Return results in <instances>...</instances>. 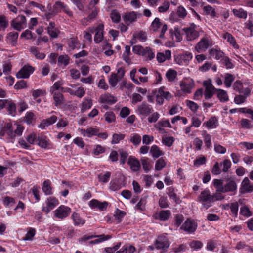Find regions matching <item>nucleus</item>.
I'll return each mask as SVG.
<instances>
[{
    "instance_id": "nucleus-45",
    "label": "nucleus",
    "mask_w": 253,
    "mask_h": 253,
    "mask_svg": "<svg viewBox=\"0 0 253 253\" xmlns=\"http://www.w3.org/2000/svg\"><path fill=\"white\" fill-rule=\"evenodd\" d=\"M6 108L9 114H11L13 116H15L16 107L14 103L11 101H9Z\"/></svg>"
},
{
    "instance_id": "nucleus-40",
    "label": "nucleus",
    "mask_w": 253,
    "mask_h": 253,
    "mask_svg": "<svg viewBox=\"0 0 253 253\" xmlns=\"http://www.w3.org/2000/svg\"><path fill=\"white\" fill-rule=\"evenodd\" d=\"M92 105V103L91 99H84L82 103L81 112H84L86 110L90 108Z\"/></svg>"
},
{
    "instance_id": "nucleus-58",
    "label": "nucleus",
    "mask_w": 253,
    "mask_h": 253,
    "mask_svg": "<svg viewBox=\"0 0 253 253\" xmlns=\"http://www.w3.org/2000/svg\"><path fill=\"white\" fill-rule=\"evenodd\" d=\"M98 14V10L96 7H94L92 10L91 13L89 14L87 17L84 18V21H90L93 20Z\"/></svg>"
},
{
    "instance_id": "nucleus-42",
    "label": "nucleus",
    "mask_w": 253,
    "mask_h": 253,
    "mask_svg": "<svg viewBox=\"0 0 253 253\" xmlns=\"http://www.w3.org/2000/svg\"><path fill=\"white\" fill-rule=\"evenodd\" d=\"M120 81L116 73H112L109 79V83L112 87H115L118 82Z\"/></svg>"
},
{
    "instance_id": "nucleus-27",
    "label": "nucleus",
    "mask_w": 253,
    "mask_h": 253,
    "mask_svg": "<svg viewBox=\"0 0 253 253\" xmlns=\"http://www.w3.org/2000/svg\"><path fill=\"white\" fill-rule=\"evenodd\" d=\"M150 153L151 154L152 157L155 159L158 158L164 154L163 151L156 145H154L151 147Z\"/></svg>"
},
{
    "instance_id": "nucleus-7",
    "label": "nucleus",
    "mask_w": 253,
    "mask_h": 253,
    "mask_svg": "<svg viewBox=\"0 0 253 253\" xmlns=\"http://www.w3.org/2000/svg\"><path fill=\"white\" fill-rule=\"evenodd\" d=\"M71 212V209L68 207L61 205L55 211V215L57 218L63 219L67 217Z\"/></svg>"
},
{
    "instance_id": "nucleus-19",
    "label": "nucleus",
    "mask_w": 253,
    "mask_h": 253,
    "mask_svg": "<svg viewBox=\"0 0 253 253\" xmlns=\"http://www.w3.org/2000/svg\"><path fill=\"white\" fill-rule=\"evenodd\" d=\"M208 40L205 38H202L195 46L196 50L200 53L205 51L209 47Z\"/></svg>"
},
{
    "instance_id": "nucleus-1",
    "label": "nucleus",
    "mask_w": 253,
    "mask_h": 253,
    "mask_svg": "<svg viewBox=\"0 0 253 253\" xmlns=\"http://www.w3.org/2000/svg\"><path fill=\"white\" fill-rule=\"evenodd\" d=\"M198 202L202 203L203 206L206 209L211 206V203H213V197L211 194L210 191L205 189L202 191L198 197Z\"/></svg>"
},
{
    "instance_id": "nucleus-35",
    "label": "nucleus",
    "mask_w": 253,
    "mask_h": 253,
    "mask_svg": "<svg viewBox=\"0 0 253 253\" xmlns=\"http://www.w3.org/2000/svg\"><path fill=\"white\" fill-rule=\"evenodd\" d=\"M141 162L143 166V169L147 173L151 169L152 166L148 161V158L146 157L142 158Z\"/></svg>"
},
{
    "instance_id": "nucleus-36",
    "label": "nucleus",
    "mask_w": 253,
    "mask_h": 253,
    "mask_svg": "<svg viewBox=\"0 0 253 253\" xmlns=\"http://www.w3.org/2000/svg\"><path fill=\"white\" fill-rule=\"evenodd\" d=\"M217 91V97L221 102H226L229 100L227 92L221 89L216 90Z\"/></svg>"
},
{
    "instance_id": "nucleus-5",
    "label": "nucleus",
    "mask_w": 253,
    "mask_h": 253,
    "mask_svg": "<svg viewBox=\"0 0 253 253\" xmlns=\"http://www.w3.org/2000/svg\"><path fill=\"white\" fill-rule=\"evenodd\" d=\"M34 71V68L29 65H24L16 74L17 78H28Z\"/></svg>"
},
{
    "instance_id": "nucleus-41",
    "label": "nucleus",
    "mask_w": 253,
    "mask_h": 253,
    "mask_svg": "<svg viewBox=\"0 0 253 253\" xmlns=\"http://www.w3.org/2000/svg\"><path fill=\"white\" fill-rule=\"evenodd\" d=\"M111 176V173L107 171L104 174L101 173L98 175L99 181L104 183H107L109 180Z\"/></svg>"
},
{
    "instance_id": "nucleus-43",
    "label": "nucleus",
    "mask_w": 253,
    "mask_h": 253,
    "mask_svg": "<svg viewBox=\"0 0 253 253\" xmlns=\"http://www.w3.org/2000/svg\"><path fill=\"white\" fill-rule=\"evenodd\" d=\"M72 218L75 225H79L80 224L83 225L85 223V220L82 219L79 215L76 212H74L72 214Z\"/></svg>"
},
{
    "instance_id": "nucleus-56",
    "label": "nucleus",
    "mask_w": 253,
    "mask_h": 253,
    "mask_svg": "<svg viewBox=\"0 0 253 253\" xmlns=\"http://www.w3.org/2000/svg\"><path fill=\"white\" fill-rule=\"evenodd\" d=\"M125 138V135L123 134H114L112 136V144H117Z\"/></svg>"
},
{
    "instance_id": "nucleus-29",
    "label": "nucleus",
    "mask_w": 253,
    "mask_h": 253,
    "mask_svg": "<svg viewBox=\"0 0 253 253\" xmlns=\"http://www.w3.org/2000/svg\"><path fill=\"white\" fill-rule=\"evenodd\" d=\"M204 125H206L208 128H215L218 125V120L215 117H211L208 121L204 123Z\"/></svg>"
},
{
    "instance_id": "nucleus-63",
    "label": "nucleus",
    "mask_w": 253,
    "mask_h": 253,
    "mask_svg": "<svg viewBox=\"0 0 253 253\" xmlns=\"http://www.w3.org/2000/svg\"><path fill=\"white\" fill-rule=\"evenodd\" d=\"M3 131L10 137H13V131L11 124L8 123L5 125Z\"/></svg>"
},
{
    "instance_id": "nucleus-61",
    "label": "nucleus",
    "mask_w": 253,
    "mask_h": 253,
    "mask_svg": "<svg viewBox=\"0 0 253 253\" xmlns=\"http://www.w3.org/2000/svg\"><path fill=\"white\" fill-rule=\"evenodd\" d=\"M170 6V3L168 1H165L162 5L158 8L159 12H165L168 11Z\"/></svg>"
},
{
    "instance_id": "nucleus-25",
    "label": "nucleus",
    "mask_w": 253,
    "mask_h": 253,
    "mask_svg": "<svg viewBox=\"0 0 253 253\" xmlns=\"http://www.w3.org/2000/svg\"><path fill=\"white\" fill-rule=\"evenodd\" d=\"M170 216L171 212L169 210H162L158 213L157 218L160 221H165L168 220Z\"/></svg>"
},
{
    "instance_id": "nucleus-6",
    "label": "nucleus",
    "mask_w": 253,
    "mask_h": 253,
    "mask_svg": "<svg viewBox=\"0 0 253 253\" xmlns=\"http://www.w3.org/2000/svg\"><path fill=\"white\" fill-rule=\"evenodd\" d=\"M203 85L205 87V91L204 93L206 99L211 98L214 94L216 89L213 86L211 80L205 81L203 83Z\"/></svg>"
},
{
    "instance_id": "nucleus-23",
    "label": "nucleus",
    "mask_w": 253,
    "mask_h": 253,
    "mask_svg": "<svg viewBox=\"0 0 253 253\" xmlns=\"http://www.w3.org/2000/svg\"><path fill=\"white\" fill-rule=\"evenodd\" d=\"M183 30L187 35L188 41L195 39L199 36L198 33L191 27L184 28Z\"/></svg>"
},
{
    "instance_id": "nucleus-17",
    "label": "nucleus",
    "mask_w": 253,
    "mask_h": 253,
    "mask_svg": "<svg viewBox=\"0 0 253 253\" xmlns=\"http://www.w3.org/2000/svg\"><path fill=\"white\" fill-rule=\"evenodd\" d=\"M127 163L130 166L131 171L136 172L140 170L141 165L140 162L137 159L132 157H129Z\"/></svg>"
},
{
    "instance_id": "nucleus-21",
    "label": "nucleus",
    "mask_w": 253,
    "mask_h": 253,
    "mask_svg": "<svg viewBox=\"0 0 253 253\" xmlns=\"http://www.w3.org/2000/svg\"><path fill=\"white\" fill-rule=\"evenodd\" d=\"M222 38L226 40L227 42L234 48L238 49L239 48V45L237 44L234 37L230 33L228 32L223 33Z\"/></svg>"
},
{
    "instance_id": "nucleus-54",
    "label": "nucleus",
    "mask_w": 253,
    "mask_h": 253,
    "mask_svg": "<svg viewBox=\"0 0 253 253\" xmlns=\"http://www.w3.org/2000/svg\"><path fill=\"white\" fill-rule=\"evenodd\" d=\"M174 141V139L173 137H165L162 139V143L169 147L172 145Z\"/></svg>"
},
{
    "instance_id": "nucleus-3",
    "label": "nucleus",
    "mask_w": 253,
    "mask_h": 253,
    "mask_svg": "<svg viewBox=\"0 0 253 253\" xmlns=\"http://www.w3.org/2000/svg\"><path fill=\"white\" fill-rule=\"evenodd\" d=\"M164 89V87H161L155 90V94L156 95V102L159 105L163 104L164 99L166 100H169L172 97L171 93L169 91H165Z\"/></svg>"
},
{
    "instance_id": "nucleus-34",
    "label": "nucleus",
    "mask_w": 253,
    "mask_h": 253,
    "mask_svg": "<svg viewBox=\"0 0 253 253\" xmlns=\"http://www.w3.org/2000/svg\"><path fill=\"white\" fill-rule=\"evenodd\" d=\"M209 53L211 56L214 57L216 59H220L223 56V52L220 50L211 49L209 50Z\"/></svg>"
},
{
    "instance_id": "nucleus-50",
    "label": "nucleus",
    "mask_w": 253,
    "mask_h": 253,
    "mask_svg": "<svg viewBox=\"0 0 253 253\" xmlns=\"http://www.w3.org/2000/svg\"><path fill=\"white\" fill-rule=\"evenodd\" d=\"M141 140V138L140 135L138 134H133L132 136L130 138V141L134 145H138Z\"/></svg>"
},
{
    "instance_id": "nucleus-13",
    "label": "nucleus",
    "mask_w": 253,
    "mask_h": 253,
    "mask_svg": "<svg viewBox=\"0 0 253 253\" xmlns=\"http://www.w3.org/2000/svg\"><path fill=\"white\" fill-rule=\"evenodd\" d=\"M233 89L236 92L245 95H249L250 90L248 88H243V84L240 81H236L233 84Z\"/></svg>"
},
{
    "instance_id": "nucleus-62",
    "label": "nucleus",
    "mask_w": 253,
    "mask_h": 253,
    "mask_svg": "<svg viewBox=\"0 0 253 253\" xmlns=\"http://www.w3.org/2000/svg\"><path fill=\"white\" fill-rule=\"evenodd\" d=\"M176 13L177 16L181 18H184L187 15L186 10L183 7L181 6H179L177 8Z\"/></svg>"
},
{
    "instance_id": "nucleus-51",
    "label": "nucleus",
    "mask_w": 253,
    "mask_h": 253,
    "mask_svg": "<svg viewBox=\"0 0 253 253\" xmlns=\"http://www.w3.org/2000/svg\"><path fill=\"white\" fill-rule=\"evenodd\" d=\"M166 165V163L164 160L163 158H161L156 162L155 169L158 171L161 170Z\"/></svg>"
},
{
    "instance_id": "nucleus-28",
    "label": "nucleus",
    "mask_w": 253,
    "mask_h": 253,
    "mask_svg": "<svg viewBox=\"0 0 253 253\" xmlns=\"http://www.w3.org/2000/svg\"><path fill=\"white\" fill-rule=\"evenodd\" d=\"M232 12L234 16L238 18L245 19L247 17V12L242 8L233 9Z\"/></svg>"
},
{
    "instance_id": "nucleus-8",
    "label": "nucleus",
    "mask_w": 253,
    "mask_h": 253,
    "mask_svg": "<svg viewBox=\"0 0 253 253\" xmlns=\"http://www.w3.org/2000/svg\"><path fill=\"white\" fill-rule=\"evenodd\" d=\"M169 245L168 238L164 236H159L155 243L157 249L166 250L169 247Z\"/></svg>"
},
{
    "instance_id": "nucleus-47",
    "label": "nucleus",
    "mask_w": 253,
    "mask_h": 253,
    "mask_svg": "<svg viewBox=\"0 0 253 253\" xmlns=\"http://www.w3.org/2000/svg\"><path fill=\"white\" fill-rule=\"evenodd\" d=\"M234 80V76L229 73L226 74L225 75L224 84L226 87H229L231 86L232 83Z\"/></svg>"
},
{
    "instance_id": "nucleus-49",
    "label": "nucleus",
    "mask_w": 253,
    "mask_h": 253,
    "mask_svg": "<svg viewBox=\"0 0 253 253\" xmlns=\"http://www.w3.org/2000/svg\"><path fill=\"white\" fill-rule=\"evenodd\" d=\"M125 214L126 213L124 211L118 209L116 210L114 214V217L117 220V223H120L122 221V218L124 217Z\"/></svg>"
},
{
    "instance_id": "nucleus-46",
    "label": "nucleus",
    "mask_w": 253,
    "mask_h": 253,
    "mask_svg": "<svg viewBox=\"0 0 253 253\" xmlns=\"http://www.w3.org/2000/svg\"><path fill=\"white\" fill-rule=\"evenodd\" d=\"M162 24L160 22V20L159 18H155L154 21L152 22L151 25V30L153 32L157 31L158 29L161 27Z\"/></svg>"
},
{
    "instance_id": "nucleus-20",
    "label": "nucleus",
    "mask_w": 253,
    "mask_h": 253,
    "mask_svg": "<svg viewBox=\"0 0 253 253\" xmlns=\"http://www.w3.org/2000/svg\"><path fill=\"white\" fill-rule=\"evenodd\" d=\"M57 117L55 115L52 116L51 117L46 119L43 120L39 126V127L43 129L45 128L46 126H48L54 123L57 121Z\"/></svg>"
},
{
    "instance_id": "nucleus-32",
    "label": "nucleus",
    "mask_w": 253,
    "mask_h": 253,
    "mask_svg": "<svg viewBox=\"0 0 253 253\" xmlns=\"http://www.w3.org/2000/svg\"><path fill=\"white\" fill-rule=\"evenodd\" d=\"M70 58L67 55H60L58 58V64L59 66L63 65L66 66L69 63Z\"/></svg>"
},
{
    "instance_id": "nucleus-37",
    "label": "nucleus",
    "mask_w": 253,
    "mask_h": 253,
    "mask_svg": "<svg viewBox=\"0 0 253 253\" xmlns=\"http://www.w3.org/2000/svg\"><path fill=\"white\" fill-rule=\"evenodd\" d=\"M18 37V33L17 32H11L7 36V39L9 40L11 44L15 45L17 42Z\"/></svg>"
},
{
    "instance_id": "nucleus-59",
    "label": "nucleus",
    "mask_w": 253,
    "mask_h": 253,
    "mask_svg": "<svg viewBox=\"0 0 253 253\" xmlns=\"http://www.w3.org/2000/svg\"><path fill=\"white\" fill-rule=\"evenodd\" d=\"M203 137L206 147L207 148H210L211 146V136L209 134L205 132L203 134Z\"/></svg>"
},
{
    "instance_id": "nucleus-22",
    "label": "nucleus",
    "mask_w": 253,
    "mask_h": 253,
    "mask_svg": "<svg viewBox=\"0 0 253 253\" xmlns=\"http://www.w3.org/2000/svg\"><path fill=\"white\" fill-rule=\"evenodd\" d=\"M194 86V84L193 82H189L188 83L182 81L180 84V86L182 91L185 93H190L191 89Z\"/></svg>"
},
{
    "instance_id": "nucleus-30",
    "label": "nucleus",
    "mask_w": 253,
    "mask_h": 253,
    "mask_svg": "<svg viewBox=\"0 0 253 253\" xmlns=\"http://www.w3.org/2000/svg\"><path fill=\"white\" fill-rule=\"evenodd\" d=\"M42 189L45 195H47L52 194L51 182L49 180H45L43 182Z\"/></svg>"
},
{
    "instance_id": "nucleus-2",
    "label": "nucleus",
    "mask_w": 253,
    "mask_h": 253,
    "mask_svg": "<svg viewBox=\"0 0 253 253\" xmlns=\"http://www.w3.org/2000/svg\"><path fill=\"white\" fill-rule=\"evenodd\" d=\"M61 11H63L70 17H72L73 16V13L70 10L68 6L64 2L58 0L55 2L53 6L52 14L53 15H56Z\"/></svg>"
},
{
    "instance_id": "nucleus-16",
    "label": "nucleus",
    "mask_w": 253,
    "mask_h": 253,
    "mask_svg": "<svg viewBox=\"0 0 253 253\" xmlns=\"http://www.w3.org/2000/svg\"><path fill=\"white\" fill-rule=\"evenodd\" d=\"M103 29L104 25L102 24H100L95 28V34L94 36V42L96 43H100L103 38Z\"/></svg>"
},
{
    "instance_id": "nucleus-11",
    "label": "nucleus",
    "mask_w": 253,
    "mask_h": 253,
    "mask_svg": "<svg viewBox=\"0 0 253 253\" xmlns=\"http://www.w3.org/2000/svg\"><path fill=\"white\" fill-rule=\"evenodd\" d=\"M108 203L106 201L100 202L96 199H92L89 202V206L92 209L98 208L101 211H103L106 209Z\"/></svg>"
},
{
    "instance_id": "nucleus-39",
    "label": "nucleus",
    "mask_w": 253,
    "mask_h": 253,
    "mask_svg": "<svg viewBox=\"0 0 253 253\" xmlns=\"http://www.w3.org/2000/svg\"><path fill=\"white\" fill-rule=\"evenodd\" d=\"M177 72L173 69H169L166 74V76L169 82H172L177 76Z\"/></svg>"
},
{
    "instance_id": "nucleus-48",
    "label": "nucleus",
    "mask_w": 253,
    "mask_h": 253,
    "mask_svg": "<svg viewBox=\"0 0 253 253\" xmlns=\"http://www.w3.org/2000/svg\"><path fill=\"white\" fill-rule=\"evenodd\" d=\"M204 12L206 14L210 15L211 16L214 17L216 16V12L215 9L210 5H207L203 7Z\"/></svg>"
},
{
    "instance_id": "nucleus-18",
    "label": "nucleus",
    "mask_w": 253,
    "mask_h": 253,
    "mask_svg": "<svg viewBox=\"0 0 253 253\" xmlns=\"http://www.w3.org/2000/svg\"><path fill=\"white\" fill-rule=\"evenodd\" d=\"M99 101L101 103H107L111 105L117 101V98L109 93H105L100 96Z\"/></svg>"
},
{
    "instance_id": "nucleus-26",
    "label": "nucleus",
    "mask_w": 253,
    "mask_h": 253,
    "mask_svg": "<svg viewBox=\"0 0 253 253\" xmlns=\"http://www.w3.org/2000/svg\"><path fill=\"white\" fill-rule=\"evenodd\" d=\"M53 99L55 101V105L58 106L64 103V98L62 93L54 92H53Z\"/></svg>"
},
{
    "instance_id": "nucleus-53",
    "label": "nucleus",
    "mask_w": 253,
    "mask_h": 253,
    "mask_svg": "<svg viewBox=\"0 0 253 253\" xmlns=\"http://www.w3.org/2000/svg\"><path fill=\"white\" fill-rule=\"evenodd\" d=\"M190 247L194 250H198L201 249L203 246V243L198 240H193L189 243Z\"/></svg>"
},
{
    "instance_id": "nucleus-64",
    "label": "nucleus",
    "mask_w": 253,
    "mask_h": 253,
    "mask_svg": "<svg viewBox=\"0 0 253 253\" xmlns=\"http://www.w3.org/2000/svg\"><path fill=\"white\" fill-rule=\"evenodd\" d=\"M119 153L120 155V162L121 164L124 165L125 163L126 160L128 156V154L127 152L123 150V149L119 150Z\"/></svg>"
},
{
    "instance_id": "nucleus-12",
    "label": "nucleus",
    "mask_w": 253,
    "mask_h": 253,
    "mask_svg": "<svg viewBox=\"0 0 253 253\" xmlns=\"http://www.w3.org/2000/svg\"><path fill=\"white\" fill-rule=\"evenodd\" d=\"M253 191V185L250 184V182L247 177L244 178L242 182L240 192L241 193H250Z\"/></svg>"
},
{
    "instance_id": "nucleus-52",
    "label": "nucleus",
    "mask_w": 253,
    "mask_h": 253,
    "mask_svg": "<svg viewBox=\"0 0 253 253\" xmlns=\"http://www.w3.org/2000/svg\"><path fill=\"white\" fill-rule=\"evenodd\" d=\"M158 126V129L159 130L162 131L163 129L161 128V127H168L171 128L172 127L169 121L168 120H162L158 122L157 124Z\"/></svg>"
},
{
    "instance_id": "nucleus-57",
    "label": "nucleus",
    "mask_w": 253,
    "mask_h": 253,
    "mask_svg": "<svg viewBox=\"0 0 253 253\" xmlns=\"http://www.w3.org/2000/svg\"><path fill=\"white\" fill-rule=\"evenodd\" d=\"M105 121L110 123L115 120V116L112 112H107L104 115Z\"/></svg>"
},
{
    "instance_id": "nucleus-33",
    "label": "nucleus",
    "mask_w": 253,
    "mask_h": 253,
    "mask_svg": "<svg viewBox=\"0 0 253 253\" xmlns=\"http://www.w3.org/2000/svg\"><path fill=\"white\" fill-rule=\"evenodd\" d=\"M46 203L47 206H49L50 209H53L59 204V201L54 197H49L46 201Z\"/></svg>"
},
{
    "instance_id": "nucleus-31",
    "label": "nucleus",
    "mask_w": 253,
    "mask_h": 253,
    "mask_svg": "<svg viewBox=\"0 0 253 253\" xmlns=\"http://www.w3.org/2000/svg\"><path fill=\"white\" fill-rule=\"evenodd\" d=\"M94 237H97V239L90 241L89 242L90 244H97L99 242L106 241L111 238V236L109 235H105L104 234H102L100 235L94 236Z\"/></svg>"
},
{
    "instance_id": "nucleus-60",
    "label": "nucleus",
    "mask_w": 253,
    "mask_h": 253,
    "mask_svg": "<svg viewBox=\"0 0 253 253\" xmlns=\"http://www.w3.org/2000/svg\"><path fill=\"white\" fill-rule=\"evenodd\" d=\"M240 212L241 214L246 217H249L252 215L249 208L246 206H244L241 208Z\"/></svg>"
},
{
    "instance_id": "nucleus-24",
    "label": "nucleus",
    "mask_w": 253,
    "mask_h": 253,
    "mask_svg": "<svg viewBox=\"0 0 253 253\" xmlns=\"http://www.w3.org/2000/svg\"><path fill=\"white\" fill-rule=\"evenodd\" d=\"M80 131L84 136L90 137L93 135H96L98 130L92 127H89L87 128L86 130L81 129Z\"/></svg>"
},
{
    "instance_id": "nucleus-44",
    "label": "nucleus",
    "mask_w": 253,
    "mask_h": 253,
    "mask_svg": "<svg viewBox=\"0 0 253 253\" xmlns=\"http://www.w3.org/2000/svg\"><path fill=\"white\" fill-rule=\"evenodd\" d=\"M110 18L114 23H118L121 19V16L117 10H113L110 13Z\"/></svg>"
},
{
    "instance_id": "nucleus-10",
    "label": "nucleus",
    "mask_w": 253,
    "mask_h": 253,
    "mask_svg": "<svg viewBox=\"0 0 253 253\" xmlns=\"http://www.w3.org/2000/svg\"><path fill=\"white\" fill-rule=\"evenodd\" d=\"M138 113L143 116H148L152 113L153 109L147 102H143L138 106Z\"/></svg>"
},
{
    "instance_id": "nucleus-15",
    "label": "nucleus",
    "mask_w": 253,
    "mask_h": 253,
    "mask_svg": "<svg viewBox=\"0 0 253 253\" xmlns=\"http://www.w3.org/2000/svg\"><path fill=\"white\" fill-rule=\"evenodd\" d=\"M181 228L189 233L195 232L197 228L196 223L191 220H187L182 225Z\"/></svg>"
},
{
    "instance_id": "nucleus-4",
    "label": "nucleus",
    "mask_w": 253,
    "mask_h": 253,
    "mask_svg": "<svg viewBox=\"0 0 253 253\" xmlns=\"http://www.w3.org/2000/svg\"><path fill=\"white\" fill-rule=\"evenodd\" d=\"M26 20L23 15L18 16L11 22V26L15 30L21 31L26 27Z\"/></svg>"
},
{
    "instance_id": "nucleus-14",
    "label": "nucleus",
    "mask_w": 253,
    "mask_h": 253,
    "mask_svg": "<svg viewBox=\"0 0 253 253\" xmlns=\"http://www.w3.org/2000/svg\"><path fill=\"white\" fill-rule=\"evenodd\" d=\"M123 19L127 25L135 22L137 19V14L134 11L125 13L123 15Z\"/></svg>"
},
{
    "instance_id": "nucleus-9",
    "label": "nucleus",
    "mask_w": 253,
    "mask_h": 253,
    "mask_svg": "<svg viewBox=\"0 0 253 253\" xmlns=\"http://www.w3.org/2000/svg\"><path fill=\"white\" fill-rule=\"evenodd\" d=\"M221 189L219 190L220 192L227 193L230 192L235 193L237 191V185L234 180L229 179L224 185L223 187Z\"/></svg>"
},
{
    "instance_id": "nucleus-38",
    "label": "nucleus",
    "mask_w": 253,
    "mask_h": 253,
    "mask_svg": "<svg viewBox=\"0 0 253 253\" xmlns=\"http://www.w3.org/2000/svg\"><path fill=\"white\" fill-rule=\"evenodd\" d=\"M30 52L32 53L37 59L42 60L45 57V54L43 53L40 52L35 47H32L30 48Z\"/></svg>"
},
{
    "instance_id": "nucleus-55",
    "label": "nucleus",
    "mask_w": 253,
    "mask_h": 253,
    "mask_svg": "<svg viewBox=\"0 0 253 253\" xmlns=\"http://www.w3.org/2000/svg\"><path fill=\"white\" fill-rule=\"evenodd\" d=\"M132 51L134 53L137 54L143 55L146 54V53L145 52V48L144 49L140 45L134 46L132 48Z\"/></svg>"
}]
</instances>
